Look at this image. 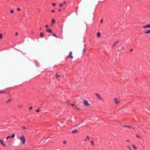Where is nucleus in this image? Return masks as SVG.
<instances>
[{"instance_id": "nucleus-1", "label": "nucleus", "mask_w": 150, "mask_h": 150, "mask_svg": "<svg viewBox=\"0 0 150 150\" xmlns=\"http://www.w3.org/2000/svg\"><path fill=\"white\" fill-rule=\"evenodd\" d=\"M19 139L21 142L23 144H24L25 142V139L24 136L22 135L20 136Z\"/></svg>"}, {"instance_id": "nucleus-2", "label": "nucleus", "mask_w": 150, "mask_h": 150, "mask_svg": "<svg viewBox=\"0 0 150 150\" xmlns=\"http://www.w3.org/2000/svg\"><path fill=\"white\" fill-rule=\"evenodd\" d=\"M83 102V104L86 107H88L90 106V104L88 103V102L87 100H84Z\"/></svg>"}, {"instance_id": "nucleus-3", "label": "nucleus", "mask_w": 150, "mask_h": 150, "mask_svg": "<svg viewBox=\"0 0 150 150\" xmlns=\"http://www.w3.org/2000/svg\"><path fill=\"white\" fill-rule=\"evenodd\" d=\"M95 95H96V96H97V98L99 99H100V100H101V101H103V98H102L100 96V95L98 94V93H96L95 94Z\"/></svg>"}, {"instance_id": "nucleus-4", "label": "nucleus", "mask_w": 150, "mask_h": 150, "mask_svg": "<svg viewBox=\"0 0 150 150\" xmlns=\"http://www.w3.org/2000/svg\"><path fill=\"white\" fill-rule=\"evenodd\" d=\"M72 52H70L69 53V55L67 56V58L70 57L71 59H72L73 58V56L72 55Z\"/></svg>"}, {"instance_id": "nucleus-5", "label": "nucleus", "mask_w": 150, "mask_h": 150, "mask_svg": "<svg viewBox=\"0 0 150 150\" xmlns=\"http://www.w3.org/2000/svg\"><path fill=\"white\" fill-rule=\"evenodd\" d=\"M114 100L115 103L116 104H118L120 103V100H117V99L116 98H115L114 99Z\"/></svg>"}, {"instance_id": "nucleus-6", "label": "nucleus", "mask_w": 150, "mask_h": 150, "mask_svg": "<svg viewBox=\"0 0 150 150\" xmlns=\"http://www.w3.org/2000/svg\"><path fill=\"white\" fill-rule=\"evenodd\" d=\"M143 28L145 29L146 28H150V23L149 24H148L147 25H146L144 26H143L142 27Z\"/></svg>"}, {"instance_id": "nucleus-7", "label": "nucleus", "mask_w": 150, "mask_h": 150, "mask_svg": "<svg viewBox=\"0 0 150 150\" xmlns=\"http://www.w3.org/2000/svg\"><path fill=\"white\" fill-rule=\"evenodd\" d=\"M71 105L72 107L74 108H75L76 109L78 110H79V109L77 108L76 105L75 104H71Z\"/></svg>"}, {"instance_id": "nucleus-8", "label": "nucleus", "mask_w": 150, "mask_h": 150, "mask_svg": "<svg viewBox=\"0 0 150 150\" xmlns=\"http://www.w3.org/2000/svg\"><path fill=\"white\" fill-rule=\"evenodd\" d=\"M0 142L3 146H6V145L4 144L3 140L1 139H0Z\"/></svg>"}, {"instance_id": "nucleus-9", "label": "nucleus", "mask_w": 150, "mask_h": 150, "mask_svg": "<svg viewBox=\"0 0 150 150\" xmlns=\"http://www.w3.org/2000/svg\"><path fill=\"white\" fill-rule=\"evenodd\" d=\"M46 31L47 32L49 33H52V31L50 29H47L46 30Z\"/></svg>"}, {"instance_id": "nucleus-10", "label": "nucleus", "mask_w": 150, "mask_h": 150, "mask_svg": "<svg viewBox=\"0 0 150 150\" xmlns=\"http://www.w3.org/2000/svg\"><path fill=\"white\" fill-rule=\"evenodd\" d=\"M78 132V130L76 129L73 130L72 131V133L73 134H75L77 133Z\"/></svg>"}, {"instance_id": "nucleus-11", "label": "nucleus", "mask_w": 150, "mask_h": 150, "mask_svg": "<svg viewBox=\"0 0 150 150\" xmlns=\"http://www.w3.org/2000/svg\"><path fill=\"white\" fill-rule=\"evenodd\" d=\"M52 23L51 24V25H52L54 23H55V21L54 18H52Z\"/></svg>"}, {"instance_id": "nucleus-12", "label": "nucleus", "mask_w": 150, "mask_h": 150, "mask_svg": "<svg viewBox=\"0 0 150 150\" xmlns=\"http://www.w3.org/2000/svg\"><path fill=\"white\" fill-rule=\"evenodd\" d=\"M119 42V41H117L116 42H115V43L113 44V45H112V47H114Z\"/></svg>"}, {"instance_id": "nucleus-13", "label": "nucleus", "mask_w": 150, "mask_h": 150, "mask_svg": "<svg viewBox=\"0 0 150 150\" xmlns=\"http://www.w3.org/2000/svg\"><path fill=\"white\" fill-rule=\"evenodd\" d=\"M61 76L60 75H58L57 74H56L55 75V77L56 78H58Z\"/></svg>"}, {"instance_id": "nucleus-14", "label": "nucleus", "mask_w": 150, "mask_h": 150, "mask_svg": "<svg viewBox=\"0 0 150 150\" xmlns=\"http://www.w3.org/2000/svg\"><path fill=\"white\" fill-rule=\"evenodd\" d=\"M40 36L41 38H43L44 36H43V34L42 33H40Z\"/></svg>"}, {"instance_id": "nucleus-15", "label": "nucleus", "mask_w": 150, "mask_h": 150, "mask_svg": "<svg viewBox=\"0 0 150 150\" xmlns=\"http://www.w3.org/2000/svg\"><path fill=\"white\" fill-rule=\"evenodd\" d=\"M97 36L98 37H100V32L98 33L97 34Z\"/></svg>"}, {"instance_id": "nucleus-16", "label": "nucleus", "mask_w": 150, "mask_h": 150, "mask_svg": "<svg viewBox=\"0 0 150 150\" xmlns=\"http://www.w3.org/2000/svg\"><path fill=\"white\" fill-rule=\"evenodd\" d=\"M15 136V134H12V135L11 136V138H13Z\"/></svg>"}, {"instance_id": "nucleus-17", "label": "nucleus", "mask_w": 150, "mask_h": 150, "mask_svg": "<svg viewBox=\"0 0 150 150\" xmlns=\"http://www.w3.org/2000/svg\"><path fill=\"white\" fill-rule=\"evenodd\" d=\"M132 146L133 147V148L135 150L137 149V147L134 144H132Z\"/></svg>"}, {"instance_id": "nucleus-18", "label": "nucleus", "mask_w": 150, "mask_h": 150, "mask_svg": "<svg viewBox=\"0 0 150 150\" xmlns=\"http://www.w3.org/2000/svg\"><path fill=\"white\" fill-rule=\"evenodd\" d=\"M146 34H149L150 33V30H148L147 31H146L145 33Z\"/></svg>"}, {"instance_id": "nucleus-19", "label": "nucleus", "mask_w": 150, "mask_h": 150, "mask_svg": "<svg viewBox=\"0 0 150 150\" xmlns=\"http://www.w3.org/2000/svg\"><path fill=\"white\" fill-rule=\"evenodd\" d=\"M52 35L54 37L56 38H57L58 37H57V36L55 34H53Z\"/></svg>"}, {"instance_id": "nucleus-20", "label": "nucleus", "mask_w": 150, "mask_h": 150, "mask_svg": "<svg viewBox=\"0 0 150 150\" xmlns=\"http://www.w3.org/2000/svg\"><path fill=\"white\" fill-rule=\"evenodd\" d=\"M3 35L2 34H0V39H2L3 38Z\"/></svg>"}, {"instance_id": "nucleus-21", "label": "nucleus", "mask_w": 150, "mask_h": 150, "mask_svg": "<svg viewBox=\"0 0 150 150\" xmlns=\"http://www.w3.org/2000/svg\"><path fill=\"white\" fill-rule=\"evenodd\" d=\"M90 142L91 143V144L93 146L94 145V142L93 141H90Z\"/></svg>"}, {"instance_id": "nucleus-22", "label": "nucleus", "mask_w": 150, "mask_h": 150, "mask_svg": "<svg viewBox=\"0 0 150 150\" xmlns=\"http://www.w3.org/2000/svg\"><path fill=\"white\" fill-rule=\"evenodd\" d=\"M14 12V11L13 10H11L10 11V12L11 13H13Z\"/></svg>"}, {"instance_id": "nucleus-23", "label": "nucleus", "mask_w": 150, "mask_h": 150, "mask_svg": "<svg viewBox=\"0 0 150 150\" xmlns=\"http://www.w3.org/2000/svg\"><path fill=\"white\" fill-rule=\"evenodd\" d=\"M11 99H9V100L6 102V103H8L9 102H10L11 101Z\"/></svg>"}, {"instance_id": "nucleus-24", "label": "nucleus", "mask_w": 150, "mask_h": 150, "mask_svg": "<svg viewBox=\"0 0 150 150\" xmlns=\"http://www.w3.org/2000/svg\"><path fill=\"white\" fill-rule=\"evenodd\" d=\"M59 6L60 7H62L63 6V4H62L60 3L59 4Z\"/></svg>"}, {"instance_id": "nucleus-25", "label": "nucleus", "mask_w": 150, "mask_h": 150, "mask_svg": "<svg viewBox=\"0 0 150 150\" xmlns=\"http://www.w3.org/2000/svg\"><path fill=\"white\" fill-rule=\"evenodd\" d=\"M5 92H4L2 91H0V93H5Z\"/></svg>"}, {"instance_id": "nucleus-26", "label": "nucleus", "mask_w": 150, "mask_h": 150, "mask_svg": "<svg viewBox=\"0 0 150 150\" xmlns=\"http://www.w3.org/2000/svg\"><path fill=\"white\" fill-rule=\"evenodd\" d=\"M35 111H36V112H39L40 111V110L39 109H38L37 110H36Z\"/></svg>"}, {"instance_id": "nucleus-27", "label": "nucleus", "mask_w": 150, "mask_h": 150, "mask_svg": "<svg viewBox=\"0 0 150 150\" xmlns=\"http://www.w3.org/2000/svg\"><path fill=\"white\" fill-rule=\"evenodd\" d=\"M22 106H23L22 105H18V108H21L22 107Z\"/></svg>"}, {"instance_id": "nucleus-28", "label": "nucleus", "mask_w": 150, "mask_h": 150, "mask_svg": "<svg viewBox=\"0 0 150 150\" xmlns=\"http://www.w3.org/2000/svg\"><path fill=\"white\" fill-rule=\"evenodd\" d=\"M32 109V106H30V107L29 108V110H31V109Z\"/></svg>"}, {"instance_id": "nucleus-29", "label": "nucleus", "mask_w": 150, "mask_h": 150, "mask_svg": "<svg viewBox=\"0 0 150 150\" xmlns=\"http://www.w3.org/2000/svg\"><path fill=\"white\" fill-rule=\"evenodd\" d=\"M103 21V19H101L100 20V23H102Z\"/></svg>"}, {"instance_id": "nucleus-30", "label": "nucleus", "mask_w": 150, "mask_h": 150, "mask_svg": "<svg viewBox=\"0 0 150 150\" xmlns=\"http://www.w3.org/2000/svg\"><path fill=\"white\" fill-rule=\"evenodd\" d=\"M63 143L64 144H65L66 143V142L65 141H64L63 142Z\"/></svg>"}, {"instance_id": "nucleus-31", "label": "nucleus", "mask_w": 150, "mask_h": 150, "mask_svg": "<svg viewBox=\"0 0 150 150\" xmlns=\"http://www.w3.org/2000/svg\"><path fill=\"white\" fill-rule=\"evenodd\" d=\"M52 5L53 6H54L56 5V4L54 3H53L52 4Z\"/></svg>"}, {"instance_id": "nucleus-32", "label": "nucleus", "mask_w": 150, "mask_h": 150, "mask_svg": "<svg viewBox=\"0 0 150 150\" xmlns=\"http://www.w3.org/2000/svg\"><path fill=\"white\" fill-rule=\"evenodd\" d=\"M17 10L18 11H20V9L19 8H17Z\"/></svg>"}, {"instance_id": "nucleus-33", "label": "nucleus", "mask_w": 150, "mask_h": 150, "mask_svg": "<svg viewBox=\"0 0 150 150\" xmlns=\"http://www.w3.org/2000/svg\"><path fill=\"white\" fill-rule=\"evenodd\" d=\"M124 127H130V126H127L126 125H125L124 126Z\"/></svg>"}, {"instance_id": "nucleus-34", "label": "nucleus", "mask_w": 150, "mask_h": 150, "mask_svg": "<svg viewBox=\"0 0 150 150\" xmlns=\"http://www.w3.org/2000/svg\"><path fill=\"white\" fill-rule=\"evenodd\" d=\"M9 138H11V136H8L6 138V139H8Z\"/></svg>"}, {"instance_id": "nucleus-35", "label": "nucleus", "mask_w": 150, "mask_h": 150, "mask_svg": "<svg viewBox=\"0 0 150 150\" xmlns=\"http://www.w3.org/2000/svg\"><path fill=\"white\" fill-rule=\"evenodd\" d=\"M86 138H87V139H88V140H89V138L88 137V136H86Z\"/></svg>"}, {"instance_id": "nucleus-36", "label": "nucleus", "mask_w": 150, "mask_h": 150, "mask_svg": "<svg viewBox=\"0 0 150 150\" xmlns=\"http://www.w3.org/2000/svg\"><path fill=\"white\" fill-rule=\"evenodd\" d=\"M85 50V49H83V52H84Z\"/></svg>"}, {"instance_id": "nucleus-37", "label": "nucleus", "mask_w": 150, "mask_h": 150, "mask_svg": "<svg viewBox=\"0 0 150 150\" xmlns=\"http://www.w3.org/2000/svg\"><path fill=\"white\" fill-rule=\"evenodd\" d=\"M51 12H55V11L54 10H52L51 11Z\"/></svg>"}, {"instance_id": "nucleus-38", "label": "nucleus", "mask_w": 150, "mask_h": 150, "mask_svg": "<svg viewBox=\"0 0 150 150\" xmlns=\"http://www.w3.org/2000/svg\"><path fill=\"white\" fill-rule=\"evenodd\" d=\"M45 27L46 28H48V25H45Z\"/></svg>"}, {"instance_id": "nucleus-39", "label": "nucleus", "mask_w": 150, "mask_h": 150, "mask_svg": "<svg viewBox=\"0 0 150 150\" xmlns=\"http://www.w3.org/2000/svg\"><path fill=\"white\" fill-rule=\"evenodd\" d=\"M22 128L24 129H26V128L25 127H22Z\"/></svg>"}, {"instance_id": "nucleus-40", "label": "nucleus", "mask_w": 150, "mask_h": 150, "mask_svg": "<svg viewBox=\"0 0 150 150\" xmlns=\"http://www.w3.org/2000/svg\"><path fill=\"white\" fill-rule=\"evenodd\" d=\"M15 35H18V33H16L15 34Z\"/></svg>"}, {"instance_id": "nucleus-41", "label": "nucleus", "mask_w": 150, "mask_h": 150, "mask_svg": "<svg viewBox=\"0 0 150 150\" xmlns=\"http://www.w3.org/2000/svg\"><path fill=\"white\" fill-rule=\"evenodd\" d=\"M136 137H137V138H139V137L138 135H136Z\"/></svg>"}, {"instance_id": "nucleus-42", "label": "nucleus", "mask_w": 150, "mask_h": 150, "mask_svg": "<svg viewBox=\"0 0 150 150\" xmlns=\"http://www.w3.org/2000/svg\"><path fill=\"white\" fill-rule=\"evenodd\" d=\"M66 1H64L63 2V4H66Z\"/></svg>"}, {"instance_id": "nucleus-43", "label": "nucleus", "mask_w": 150, "mask_h": 150, "mask_svg": "<svg viewBox=\"0 0 150 150\" xmlns=\"http://www.w3.org/2000/svg\"><path fill=\"white\" fill-rule=\"evenodd\" d=\"M127 147L128 148H129L130 149V147H129V146H127Z\"/></svg>"}, {"instance_id": "nucleus-44", "label": "nucleus", "mask_w": 150, "mask_h": 150, "mask_svg": "<svg viewBox=\"0 0 150 150\" xmlns=\"http://www.w3.org/2000/svg\"><path fill=\"white\" fill-rule=\"evenodd\" d=\"M126 141H127V142H129V140H126Z\"/></svg>"}, {"instance_id": "nucleus-45", "label": "nucleus", "mask_w": 150, "mask_h": 150, "mask_svg": "<svg viewBox=\"0 0 150 150\" xmlns=\"http://www.w3.org/2000/svg\"><path fill=\"white\" fill-rule=\"evenodd\" d=\"M132 49H130V51H132Z\"/></svg>"}, {"instance_id": "nucleus-46", "label": "nucleus", "mask_w": 150, "mask_h": 150, "mask_svg": "<svg viewBox=\"0 0 150 150\" xmlns=\"http://www.w3.org/2000/svg\"><path fill=\"white\" fill-rule=\"evenodd\" d=\"M61 11V9H59L58 10V11Z\"/></svg>"}, {"instance_id": "nucleus-47", "label": "nucleus", "mask_w": 150, "mask_h": 150, "mask_svg": "<svg viewBox=\"0 0 150 150\" xmlns=\"http://www.w3.org/2000/svg\"><path fill=\"white\" fill-rule=\"evenodd\" d=\"M85 141H87V139H85Z\"/></svg>"}, {"instance_id": "nucleus-48", "label": "nucleus", "mask_w": 150, "mask_h": 150, "mask_svg": "<svg viewBox=\"0 0 150 150\" xmlns=\"http://www.w3.org/2000/svg\"><path fill=\"white\" fill-rule=\"evenodd\" d=\"M41 28H40V30H41Z\"/></svg>"}]
</instances>
